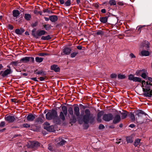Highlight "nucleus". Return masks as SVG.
I'll return each mask as SVG.
<instances>
[{"mask_svg":"<svg viewBox=\"0 0 152 152\" xmlns=\"http://www.w3.org/2000/svg\"><path fill=\"white\" fill-rule=\"evenodd\" d=\"M77 119L79 124H82L83 122L86 124H88L89 123H93L95 120V117L91 116L90 110L88 109H86L84 111H81L80 117H77Z\"/></svg>","mask_w":152,"mask_h":152,"instance_id":"f257e3e1","label":"nucleus"},{"mask_svg":"<svg viewBox=\"0 0 152 152\" xmlns=\"http://www.w3.org/2000/svg\"><path fill=\"white\" fill-rule=\"evenodd\" d=\"M36 29L34 28L31 31L32 36L36 39H39L41 38V40H48L51 39L52 37L50 35L46 36L44 35L47 34V32L44 30H38L36 31Z\"/></svg>","mask_w":152,"mask_h":152,"instance_id":"f03ea898","label":"nucleus"},{"mask_svg":"<svg viewBox=\"0 0 152 152\" xmlns=\"http://www.w3.org/2000/svg\"><path fill=\"white\" fill-rule=\"evenodd\" d=\"M46 118L49 120H53L54 123L56 124H59L61 123V121L58 116L57 112L54 109L49 110L46 114Z\"/></svg>","mask_w":152,"mask_h":152,"instance_id":"7ed1b4c3","label":"nucleus"},{"mask_svg":"<svg viewBox=\"0 0 152 152\" xmlns=\"http://www.w3.org/2000/svg\"><path fill=\"white\" fill-rule=\"evenodd\" d=\"M40 143L36 141H32L29 142L28 144V148L32 149L33 150H35L38 147H40Z\"/></svg>","mask_w":152,"mask_h":152,"instance_id":"20e7f679","label":"nucleus"},{"mask_svg":"<svg viewBox=\"0 0 152 152\" xmlns=\"http://www.w3.org/2000/svg\"><path fill=\"white\" fill-rule=\"evenodd\" d=\"M113 118V114L110 113L107 114H104L103 116V120L107 122H108L112 120Z\"/></svg>","mask_w":152,"mask_h":152,"instance_id":"39448f33","label":"nucleus"},{"mask_svg":"<svg viewBox=\"0 0 152 152\" xmlns=\"http://www.w3.org/2000/svg\"><path fill=\"white\" fill-rule=\"evenodd\" d=\"M34 58L32 57H25L21 58L20 60V62L23 63H27L30 61L33 63L34 61Z\"/></svg>","mask_w":152,"mask_h":152,"instance_id":"423d86ee","label":"nucleus"},{"mask_svg":"<svg viewBox=\"0 0 152 152\" xmlns=\"http://www.w3.org/2000/svg\"><path fill=\"white\" fill-rule=\"evenodd\" d=\"M10 115L8 114L6 115L4 117V119L8 123H13L15 120V118L14 116L12 115Z\"/></svg>","mask_w":152,"mask_h":152,"instance_id":"0eeeda50","label":"nucleus"},{"mask_svg":"<svg viewBox=\"0 0 152 152\" xmlns=\"http://www.w3.org/2000/svg\"><path fill=\"white\" fill-rule=\"evenodd\" d=\"M128 79L130 80H132L134 82L141 83L142 81L141 78L136 77H134L132 74H131L129 75Z\"/></svg>","mask_w":152,"mask_h":152,"instance_id":"6e6552de","label":"nucleus"},{"mask_svg":"<svg viewBox=\"0 0 152 152\" xmlns=\"http://www.w3.org/2000/svg\"><path fill=\"white\" fill-rule=\"evenodd\" d=\"M113 123L115 124L119 123L121 120V116L119 115H116L114 117H113Z\"/></svg>","mask_w":152,"mask_h":152,"instance_id":"1a4fd4ad","label":"nucleus"},{"mask_svg":"<svg viewBox=\"0 0 152 152\" xmlns=\"http://www.w3.org/2000/svg\"><path fill=\"white\" fill-rule=\"evenodd\" d=\"M150 43L148 41L145 40L142 43L141 47H145V49L147 50H149Z\"/></svg>","mask_w":152,"mask_h":152,"instance_id":"9d476101","label":"nucleus"},{"mask_svg":"<svg viewBox=\"0 0 152 152\" xmlns=\"http://www.w3.org/2000/svg\"><path fill=\"white\" fill-rule=\"evenodd\" d=\"M74 114L77 117H80V109L79 107L77 106H75L74 108Z\"/></svg>","mask_w":152,"mask_h":152,"instance_id":"9b49d317","label":"nucleus"},{"mask_svg":"<svg viewBox=\"0 0 152 152\" xmlns=\"http://www.w3.org/2000/svg\"><path fill=\"white\" fill-rule=\"evenodd\" d=\"M36 115L32 114H29L26 117V119L29 121H32L36 118Z\"/></svg>","mask_w":152,"mask_h":152,"instance_id":"f8f14e48","label":"nucleus"},{"mask_svg":"<svg viewBox=\"0 0 152 152\" xmlns=\"http://www.w3.org/2000/svg\"><path fill=\"white\" fill-rule=\"evenodd\" d=\"M12 71L11 69H7L3 72V75H2V77H7L8 75L11 74Z\"/></svg>","mask_w":152,"mask_h":152,"instance_id":"ddd939ff","label":"nucleus"},{"mask_svg":"<svg viewBox=\"0 0 152 152\" xmlns=\"http://www.w3.org/2000/svg\"><path fill=\"white\" fill-rule=\"evenodd\" d=\"M141 114H144L145 115H147V114L142 110H138L135 113V116L136 119H137V118H139V117L141 116L140 115Z\"/></svg>","mask_w":152,"mask_h":152,"instance_id":"4468645a","label":"nucleus"},{"mask_svg":"<svg viewBox=\"0 0 152 152\" xmlns=\"http://www.w3.org/2000/svg\"><path fill=\"white\" fill-rule=\"evenodd\" d=\"M50 69L51 70H54L56 72H59L60 71V68L58 67V66L54 64L50 66Z\"/></svg>","mask_w":152,"mask_h":152,"instance_id":"2eb2a0df","label":"nucleus"},{"mask_svg":"<svg viewBox=\"0 0 152 152\" xmlns=\"http://www.w3.org/2000/svg\"><path fill=\"white\" fill-rule=\"evenodd\" d=\"M145 88H142V91L144 93L143 94L148 93L151 90L150 86L149 85H146L145 86Z\"/></svg>","mask_w":152,"mask_h":152,"instance_id":"dca6fc26","label":"nucleus"},{"mask_svg":"<svg viewBox=\"0 0 152 152\" xmlns=\"http://www.w3.org/2000/svg\"><path fill=\"white\" fill-rule=\"evenodd\" d=\"M50 20L53 22H55L58 20V16L56 15H52L49 16Z\"/></svg>","mask_w":152,"mask_h":152,"instance_id":"f3484780","label":"nucleus"},{"mask_svg":"<svg viewBox=\"0 0 152 152\" xmlns=\"http://www.w3.org/2000/svg\"><path fill=\"white\" fill-rule=\"evenodd\" d=\"M25 30L23 28H20V29L17 28L15 29V33L18 35H21L24 32Z\"/></svg>","mask_w":152,"mask_h":152,"instance_id":"a211bd4d","label":"nucleus"},{"mask_svg":"<svg viewBox=\"0 0 152 152\" xmlns=\"http://www.w3.org/2000/svg\"><path fill=\"white\" fill-rule=\"evenodd\" d=\"M109 16L100 17L99 18V20L103 23H106L107 22L108 18Z\"/></svg>","mask_w":152,"mask_h":152,"instance_id":"6ab92c4d","label":"nucleus"},{"mask_svg":"<svg viewBox=\"0 0 152 152\" xmlns=\"http://www.w3.org/2000/svg\"><path fill=\"white\" fill-rule=\"evenodd\" d=\"M71 51V49L67 47L65 48L63 50V53L66 55L69 54Z\"/></svg>","mask_w":152,"mask_h":152,"instance_id":"aec40b11","label":"nucleus"},{"mask_svg":"<svg viewBox=\"0 0 152 152\" xmlns=\"http://www.w3.org/2000/svg\"><path fill=\"white\" fill-rule=\"evenodd\" d=\"M123 112H121V111L119 112L121 115V118L122 119H124L126 118L128 115V112L125 110H123Z\"/></svg>","mask_w":152,"mask_h":152,"instance_id":"412c9836","label":"nucleus"},{"mask_svg":"<svg viewBox=\"0 0 152 152\" xmlns=\"http://www.w3.org/2000/svg\"><path fill=\"white\" fill-rule=\"evenodd\" d=\"M41 117H39L37 118L36 120V122H37L39 124H42L43 123V120L42 118H44V117L43 115H41Z\"/></svg>","mask_w":152,"mask_h":152,"instance_id":"4be33fe9","label":"nucleus"},{"mask_svg":"<svg viewBox=\"0 0 152 152\" xmlns=\"http://www.w3.org/2000/svg\"><path fill=\"white\" fill-rule=\"evenodd\" d=\"M20 14L19 11L18 10H14L12 11V15L14 17L17 18Z\"/></svg>","mask_w":152,"mask_h":152,"instance_id":"5701e85b","label":"nucleus"},{"mask_svg":"<svg viewBox=\"0 0 152 152\" xmlns=\"http://www.w3.org/2000/svg\"><path fill=\"white\" fill-rule=\"evenodd\" d=\"M141 55L143 56H148L150 54L149 52L145 50H142L140 52Z\"/></svg>","mask_w":152,"mask_h":152,"instance_id":"b1692460","label":"nucleus"},{"mask_svg":"<svg viewBox=\"0 0 152 152\" xmlns=\"http://www.w3.org/2000/svg\"><path fill=\"white\" fill-rule=\"evenodd\" d=\"M72 116V118L70 119V123L74 124L77 121V118L76 116L74 115Z\"/></svg>","mask_w":152,"mask_h":152,"instance_id":"393cba45","label":"nucleus"},{"mask_svg":"<svg viewBox=\"0 0 152 152\" xmlns=\"http://www.w3.org/2000/svg\"><path fill=\"white\" fill-rule=\"evenodd\" d=\"M128 116L131 119L132 121H134L135 120L134 115L132 112H130L128 115Z\"/></svg>","mask_w":152,"mask_h":152,"instance_id":"a878e982","label":"nucleus"},{"mask_svg":"<svg viewBox=\"0 0 152 152\" xmlns=\"http://www.w3.org/2000/svg\"><path fill=\"white\" fill-rule=\"evenodd\" d=\"M59 117L60 119V120H61V119L63 121H64L65 120V115H64L63 112L62 111H61L60 112Z\"/></svg>","mask_w":152,"mask_h":152,"instance_id":"bb28decb","label":"nucleus"},{"mask_svg":"<svg viewBox=\"0 0 152 152\" xmlns=\"http://www.w3.org/2000/svg\"><path fill=\"white\" fill-rule=\"evenodd\" d=\"M96 34L97 35H100L101 37L104 34V32L101 30H98L96 31Z\"/></svg>","mask_w":152,"mask_h":152,"instance_id":"cd10ccee","label":"nucleus"},{"mask_svg":"<svg viewBox=\"0 0 152 152\" xmlns=\"http://www.w3.org/2000/svg\"><path fill=\"white\" fill-rule=\"evenodd\" d=\"M36 74L37 75H41L42 76H44L46 75V73L45 72L41 70L38 71L36 73Z\"/></svg>","mask_w":152,"mask_h":152,"instance_id":"c85d7f7f","label":"nucleus"},{"mask_svg":"<svg viewBox=\"0 0 152 152\" xmlns=\"http://www.w3.org/2000/svg\"><path fill=\"white\" fill-rule=\"evenodd\" d=\"M126 140L127 143H132L133 141V138L131 136L126 137Z\"/></svg>","mask_w":152,"mask_h":152,"instance_id":"c756f323","label":"nucleus"},{"mask_svg":"<svg viewBox=\"0 0 152 152\" xmlns=\"http://www.w3.org/2000/svg\"><path fill=\"white\" fill-rule=\"evenodd\" d=\"M143 95L145 97H151L152 96V89L148 93L143 94Z\"/></svg>","mask_w":152,"mask_h":152,"instance_id":"7c9ffc66","label":"nucleus"},{"mask_svg":"<svg viewBox=\"0 0 152 152\" xmlns=\"http://www.w3.org/2000/svg\"><path fill=\"white\" fill-rule=\"evenodd\" d=\"M24 18L26 20L29 21L30 20L31 18V16L29 14L26 13L25 14Z\"/></svg>","mask_w":152,"mask_h":152,"instance_id":"2f4dec72","label":"nucleus"},{"mask_svg":"<svg viewBox=\"0 0 152 152\" xmlns=\"http://www.w3.org/2000/svg\"><path fill=\"white\" fill-rule=\"evenodd\" d=\"M35 61L38 63H41L42 62L44 59L43 58L37 57L35 58Z\"/></svg>","mask_w":152,"mask_h":152,"instance_id":"473e14b6","label":"nucleus"},{"mask_svg":"<svg viewBox=\"0 0 152 152\" xmlns=\"http://www.w3.org/2000/svg\"><path fill=\"white\" fill-rule=\"evenodd\" d=\"M44 129H46L48 132H52L53 130L52 127L51 126H45L44 127Z\"/></svg>","mask_w":152,"mask_h":152,"instance_id":"72a5a7b5","label":"nucleus"},{"mask_svg":"<svg viewBox=\"0 0 152 152\" xmlns=\"http://www.w3.org/2000/svg\"><path fill=\"white\" fill-rule=\"evenodd\" d=\"M69 114L71 115H73V109L72 107H69L68 110Z\"/></svg>","mask_w":152,"mask_h":152,"instance_id":"f704fd0d","label":"nucleus"},{"mask_svg":"<svg viewBox=\"0 0 152 152\" xmlns=\"http://www.w3.org/2000/svg\"><path fill=\"white\" fill-rule=\"evenodd\" d=\"M140 140L139 139H136L134 141V145L135 146H137L139 143H140Z\"/></svg>","mask_w":152,"mask_h":152,"instance_id":"c9c22d12","label":"nucleus"},{"mask_svg":"<svg viewBox=\"0 0 152 152\" xmlns=\"http://www.w3.org/2000/svg\"><path fill=\"white\" fill-rule=\"evenodd\" d=\"M99 112L97 114V117H100V118L101 117V116L104 114V111L103 110H100V111L99 110Z\"/></svg>","mask_w":152,"mask_h":152,"instance_id":"e433bc0d","label":"nucleus"},{"mask_svg":"<svg viewBox=\"0 0 152 152\" xmlns=\"http://www.w3.org/2000/svg\"><path fill=\"white\" fill-rule=\"evenodd\" d=\"M44 28L47 31L49 30L51 28V26L48 24H45L43 26Z\"/></svg>","mask_w":152,"mask_h":152,"instance_id":"4c0bfd02","label":"nucleus"},{"mask_svg":"<svg viewBox=\"0 0 152 152\" xmlns=\"http://www.w3.org/2000/svg\"><path fill=\"white\" fill-rule=\"evenodd\" d=\"M78 53L77 51H75L71 53L70 54V56L71 58H74Z\"/></svg>","mask_w":152,"mask_h":152,"instance_id":"58836bf2","label":"nucleus"},{"mask_svg":"<svg viewBox=\"0 0 152 152\" xmlns=\"http://www.w3.org/2000/svg\"><path fill=\"white\" fill-rule=\"evenodd\" d=\"M110 5H116V3L115 0H110L108 3Z\"/></svg>","mask_w":152,"mask_h":152,"instance_id":"ea45409f","label":"nucleus"},{"mask_svg":"<svg viewBox=\"0 0 152 152\" xmlns=\"http://www.w3.org/2000/svg\"><path fill=\"white\" fill-rule=\"evenodd\" d=\"M118 77L119 79H123L125 78L126 76L124 75H122L119 74L118 75Z\"/></svg>","mask_w":152,"mask_h":152,"instance_id":"a19ab883","label":"nucleus"},{"mask_svg":"<svg viewBox=\"0 0 152 152\" xmlns=\"http://www.w3.org/2000/svg\"><path fill=\"white\" fill-rule=\"evenodd\" d=\"M38 55L39 56H49L50 55V54L45 53H39L38 54Z\"/></svg>","mask_w":152,"mask_h":152,"instance_id":"79ce46f5","label":"nucleus"},{"mask_svg":"<svg viewBox=\"0 0 152 152\" xmlns=\"http://www.w3.org/2000/svg\"><path fill=\"white\" fill-rule=\"evenodd\" d=\"M66 141H65L64 139H62L58 143V144L60 145H63L65 144L66 142Z\"/></svg>","mask_w":152,"mask_h":152,"instance_id":"37998d69","label":"nucleus"},{"mask_svg":"<svg viewBox=\"0 0 152 152\" xmlns=\"http://www.w3.org/2000/svg\"><path fill=\"white\" fill-rule=\"evenodd\" d=\"M19 63H20V61H13L11 63V64L13 66H17L18 64Z\"/></svg>","mask_w":152,"mask_h":152,"instance_id":"c03bdc74","label":"nucleus"},{"mask_svg":"<svg viewBox=\"0 0 152 152\" xmlns=\"http://www.w3.org/2000/svg\"><path fill=\"white\" fill-rule=\"evenodd\" d=\"M71 4V0H67V1L65 2V5L66 6H70Z\"/></svg>","mask_w":152,"mask_h":152,"instance_id":"a18cd8bd","label":"nucleus"},{"mask_svg":"<svg viewBox=\"0 0 152 152\" xmlns=\"http://www.w3.org/2000/svg\"><path fill=\"white\" fill-rule=\"evenodd\" d=\"M140 76L144 79H145L147 77V76L145 72H143Z\"/></svg>","mask_w":152,"mask_h":152,"instance_id":"49530a36","label":"nucleus"},{"mask_svg":"<svg viewBox=\"0 0 152 152\" xmlns=\"http://www.w3.org/2000/svg\"><path fill=\"white\" fill-rule=\"evenodd\" d=\"M142 72H145V70L142 69V70H140L137 71L136 72V74H137V76H139V75L140 76V75H140L141 73Z\"/></svg>","mask_w":152,"mask_h":152,"instance_id":"de8ad7c7","label":"nucleus"},{"mask_svg":"<svg viewBox=\"0 0 152 152\" xmlns=\"http://www.w3.org/2000/svg\"><path fill=\"white\" fill-rule=\"evenodd\" d=\"M22 126L23 127L25 128H28L30 127V125L27 123L24 124H23Z\"/></svg>","mask_w":152,"mask_h":152,"instance_id":"09e8293b","label":"nucleus"},{"mask_svg":"<svg viewBox=\"0 0 152 152\" xmlns=\"http://www.w3.org/2000/svg\"><path fill=\"white\" fill-rule=\"evenodd\" d=\"M14 28V26L10 24H8L7 26V28L10 30H13Z\"/></svg>","mask_w":152,"mask_h":152,"instance_id":"8fccbe9b","label":"nucleus"},{"mask_svg":"<svg viewBox=\"0 0 152 152\" xmlns=\"http://www.w3.org/2000/svg\"><path fill=\"white\" fill-rule=\"evenodd\" d=\"M5 126V123L4 121H2L0 123V127L2 128Z\"/></svg>","mask_w":152,"mask_h":152,"instance_id":"3c124183","label":"nucleus"},{"mask_svg":"<svg viewBox=\"0 0 152 152\" xmlns=\"http://www.w3.org/2000/svg\"><path fill=\"white\" fill-rule=\"evenodd\" d=\"M62 112H66L67 111V108L66 106H61Z\"/></svg>","mask_w":152,"mask_h":152,"instance_id":"603ef678","label":"nucleus"},{"mask_svg":"<svg viewBox=\"0 0 152 152\" xmlns=\"http://www.w3.org/2000/svg\"><path fill=\"white\" fill-rule=\"evenodd\" d=\"M117 77V75L115 74H112L110 75V77L111 78H115Z\"/></svg>","mask_w":152,"mask_h":152,"instance_id":"864d4df0","label":"nucleus"},{"mask_svg":"<svg viewBox=\"0 0 152 152\" xmlns=\"http://www.w3.org/2000/svg\"><path fill=\"white\" fill-rule=\"evenodd\" d=\"M104 126L102 124H100L98 127L99 129L100 130L104 129Z\"/></svg>","mask_w":152,"mask_h":152,"instance_id":"5fc2aeb1","label":"nucleus"},{"mask_svg":"<svg viewBox=\"0 0 152 152\" xmlns=\"http://www.w3.org/2000/svg\"><path fill=\"white\" fill-rule=\"evenodd\" d=\"M38 22L36 21L34 23H32L31 26L32 27H36L38 25Z\"/></svg>","mask_w":152,"mask_h":152,"instance_id":"6e6d98bb","label":"nucleus"},{"mask_svg":"<svg viewBox=\"0 0 152 152\" xmlns=\"http://www.w3.org/2000/svg\"><path fill=\"white\" fill-rule=\"evenodd\" d=\"M79 106L81 109H83L84 110L86 107L83 105L82 104H79Z\"/></svg>","mask_w":152,"mask_h":152,"instance_id":"4d7b16f0","label":"nucleus"},{"mask_svg":"<svg viewBox=\"0 0 152 152\" xmlns=\"http://www.w3.org/2000/svg\"><path fill=\"white\" fill-rule=\"evenodd\" d=\"M48 149L50 151H52L53 150V147L50 145L49 144V146L48 147Z\"/></svg>","mask_w":152,"mask_h":152,"instance_id":"13d9d810","label":"nucleus"},{"mask_svg":"<svg viewBox=\"0 0 152 152\" xmlns=\"http://www.w3.org/2000/svg\"><path fill=\"white\" fill-rule=\"evenodd\" d=\"M144 26H139V27L138 28L137 30L139 31V33H140L141 32V28L144 27Z\"/></svg>","mask_w":152,"mask_h":152,"instance_id":"bf43d9fd","label":"nucleus"},{"mask_svg":"<svg viewBox=\"0 0 152 152\" xmlns=\"http://www.w3.org/2000/svg\"><path fill=\"white\" fill-rule=\"evenodd\" d=\"M43 11L44 12H47L50 13V11L47 9L44 10Z\"/></svg>","mask_w":152,"mask_h":152,"instance_id":"052dcab7","label":"nucleus"},{"mask_svg":"<svg viewBox=\"0 0 152 152\" xmlns=\"http://www.w3.org/2000/svg\"><path fill=\"white\" fill-rule=\"evenodd\" d=\"M97 121L98 122L101 123L102 121L101 118L100 117H97Z\"/></svg>","mask_w":152,"mask_h":152,"instance_id":"680f3d73","label":"nucleus"},{"mask_svg":"<svg viewBox=\"0 0 152 152\" xmlns=\"http://www.w3.org/2000/svg\"><path fill=\"white\" fill-rule=\"evenodd\" d=\"M130 56L131 58H135V56L132 53H131L130 54Z\"/></svg>","mask_w":152,"mask_h":152,"instance_id":"e2e57ef3","label":"nucleus"},{"mask_svg":"<svg viewBox=\"0 0 152 152\" xmlns=\"http://www.w3.org/2000/svg\"><path fill=\"white\" fill-rule=\"evenodd\" d=\"M38 79H39L40 81H42L45 80V78H44L43 77H41L39 78H38Z\"/></svg>","mask_w":152,"mask_h":152,"instance_id":"0e129e2a","label":"nucleus"},{"mask_svg":"<svg viewBox=\"0 0 152 152\" xmlns=\"http://www.w3.org/2000/svg\"><path fill=\"white\" fill-rule=\"evenodd\" d=\"M60 3L61 4H63L65 3V1L64 0H59Z\"/></svg>","mask_w":152,"mask_h":152,"instance_id":"69168bd1","label":"nucleus"},{"mask_svg":"<svg viewBox=\"0 0 152 152\" xmlns=\"http://www.w3.org/2000/svg\"><path fill=\"white\" fill-rule=\"evenodd\" d=\"M77 48L79 50H81L82 49V47L81 46H77Z\"/></svg>","mask_w":152,"mask_h":152,"instance_id":"338daca9","label":"nucleus"},{"mask_svg":"<svg viewBox=\"0 0 152 152\" xmlns=\"http://www.w3.org/2000/svg\"><path fill=\"white\" fill-rule=\"evenodd\" d=\"M135 126V125L133 124H131L129 126V127H130L132 128H133Z\"/></svg>","mask_w":152,"mask_h":152,"instance_id":"774afa93","label":"nucleus"}]
</instances>
